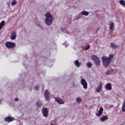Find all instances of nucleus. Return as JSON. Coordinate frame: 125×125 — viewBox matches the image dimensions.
<instances>
[{
    "mask_svg": "<svg viewBox=\"0 0 125 125\" xmlns=\"http://www.w3.org/2000/svg\"><path fill=\"white\" fill-rule=\"evenodd\" d=\"M122 112H125V99H124L123 104L122 105Z\"/></svg>",
    "mask_w": 125,
    "mask_h": 125,
    "instance_id": "6ab92c4d",
    "label": "nucleus"
},
{
    "mask_svg": "<svg viewBox=\"0 0 125 125\" xmlns=\"http://www.w3.org/2000/svg\"><path fill=\"white\" fill-rule=\"evenodd\" d=\"M11 40H15L16 39V33L15 32H13L11 33Z\"/></svg>",
    "mask_w": 125,
    "mask_h": 125,
    "instance_id": "ddd939ff",
    "label": "nucleus"
},
{
    "mask_svg": "<svg viewBox=\"0 0 125 125\" xmlns=\"http://www.w3.org/2000/svg\"><path fill=\"white\" fill-rule=\"evenodd\" d=\"M101 89H102V82H101L98 86L97 87L96 89V92H100Z\"/></svg>",
    "mask_w": 125,
    "mask_h": 125,
    "instance_id": "9d476101",
    "label": "nucleus"
},
{
    "mask_svg": "<svg viewBox=\"0 0 125 125\" xmlns=\"http://www.w3.org/2000/svg\"><path fill=\"white\" fill-rule=\"evenodd\" d=\"M55 100L59 104H64V101L62 99H59L58 97H55Z\"/></svg>",
    "mask_w": 125,
    "mask_h": 125,
    "instance_id": "9b49d317",
    "label": "nucleus"
},
{
    "mask_svg": "<svg viewBox=\"0 0 125 125\" xmlns=\"http://www.w3.org/2000/svg\"><path fill=\"white\" fill-rule=\"evenodd\" d=\"M45 16L46 17V19H45V23L46 24V25H51L52 24V17L51 16V15L49 13H47Z\"/></svg>",
    "mask_w": 125,
    "mask_h": 125,
    "instance_id": "f03ea898",
    "label": "nucleus"
},
{
    "mask_svg": "<svg viewBox=\"0 0 125 125\" xmlns=\"http://www.w3.org/2000/svg\"><path fill=\"white\" fill-rule=\"evenodd\" d=\"M89 48H90V46L89 45V44L86 45V46H85L83 48V49L84 50H87V49H89Z\"/></svg>",
    "mask_w": 125,
    "mask_h": 125,
    "instance_id": "412c9836",
    "label": "nucleus"
},
{
    "mask_svg": "<svg viewBox=\"0 0 125 125\" xmlns=\"http://www.w3.org/2000/svg\"><path fill=\"white\" fill-rule=\"evenodd\" d=\"M66 34H69V32L67 31L66 32Z\"/></svg>",
    "mask_w": 125,
    "mask_h": 125,
    "instance_id": "2f4dec72",
    "label": "nucleus"
},
{
    "mask_svg": "<svg viewBox=\"0 0 125 125\" xmlns=\"http://www.w3.org/2000/svg\"><path fill=\"white\" fill-rule=\"evenodd\" d=\"M103 110H104L103 107H100V109L98 111V112L96 113V115L97 116V117H100V116L102 115V113H103Z\"/></svg>",
    "mask_w": 125,
    "mask_h": 125,
    "instance_id": "1a4fd4ad",
    "label": "nucleus"
},
{
    "mask_svg": "<svg viewBox=\"0 0 125 125\" xmlns=\"http://www.w3.org/2000/svg\"><path fill=\"white\" fill-rule=\"evenodd\" d=\"M106 120H108V116H104L101 118L100 121L101 122H104V121H106Z\"/></svg>",
    "mask_w": 125,
    "mask_h": 125,
    "instance_id": "dca6fc26",
    "label": "nucleus"
},
{
    "mask_svg": "<svg viewBox=\"0 0 125 125\" xmlns=\"http://www.w3.org/2000/svg\"><path fill=\"white\" fill-rule=\"evenodd\" d=\"M120 4H122L123 6H124L125 7V1L124 0H120Z\"/></svg>",
    "mask_w": 125,
    "mask_h": 125,
    "instance_id": "4be33fe9",
    "label": "nucleus"
},
{
    "mask_svg": "<svg viewBox=\"0 0 125 125\" xmlns=\"http://www.w3.org/2000/svg\"><path fill=\"white\" fill-rule=\"evenodd\" d=\"M39 85L35 86V89H36V90H39Z\"/></svg>",
    "mask_w": 125,
    "mask_h": 125,
    "instance_id": "cd10ccee",
    "label": "nucleus"
},
{
    "mask_svg": "<svg viewBox=\"0 0 125 125\" xmlns=\"http://www.w3.org/2000/svg\"><path fill=\"white\" fill-rule=\"evenodd\" d=\"M42 103H40L39 102L37 103V107H38V108H41V107H42Z\"/></svg>",
    "mask_w": 125,
    "mask_h": 125,
    "instance_id": "b1692460",
    "label": "nucleus"
},
{
    "mask_svg": "<svg viewBox=\"0 0 125 125\" xmlns=\"http://www.w3.org/2000/svg\"><path fill=\"white\" fill-rule=\"evenodd\" d=\"M4 24H5V22L3 21L0 23V30L2 29L3 26H4Z\"/></svg>",
    "mask_w": 125,
    "mask_h": 125,
    "instance_id": "f3484780",
    "label": "nucleus"
},
{
    "mask_svg": "<svg viewBox=\"0 0 125 125\" xmlns=\"http://www.w3.org/2000/svg\"><path fill=\"white\" fill-rule=\"evenodd\" d=\"M99 30H100V28H98L97 31H96V33H97V32H98V31H99Z\"/></svg>",
    "mask_w": 125,
    "mask_h": 125,
    "instance_id": "7c9ffc66",
    "label": "nucleus"
},
{
    "mask_svg": "<svg viewBox=\"0 0 125 125\" xmlns=\"http://www.w3.org/2000/svg\"><path fill=\"white\" fill-rule=\"evenodd\" d=\"M110 74V70H107L105 72V75H109Z\"/></svg>",
    "mask_w": 125,
    "mask_h": 125,
    "instance_id": "bb28decb",
    "label": "nucleus"
},
{
    "mask_svg": "<svg viewBox=\"0 0 125 125\" xmlns=\"http://www.w3.org/2000/svg\"><path fill=\"white\" fill-rule=\"evenodd\" d=\"M42 114L45 118L48 117V109L46 107H44L42 109Z\"/></svg>",
    "mask_w": 125,
    "mask_h": 125,
    "instance_id": "39448f33",
    "label": "nucleus"
},
{
    "mask_svg": "<svg viewBox=\"0 0 125 125\" xmlns=\"http://www.w3.org/2000/svg\"><path fill=\"white\" fill-rule=\"evenodd\" d=\"M77 102L80 103V102H82V99L81 98H78L77 99Z\"/></svg>",
    "mask_w": 125,
    "mask_h": 125,
    "instance_id": "a878e982",
    "label": "nucleus"
},
{
    "mask_svg": "<svg viewBox=\"0 0 125 125\" xmlns=\"http://www.w3.org/2000/svg\"><path fill=\"white\" fill-rule=\"evenodd\" d=\"M19 100V99H18V98H16L15 99V101L17 102V101H18Z\"/></svg>",
    "mask_w": 125,
    "mask_h": 125,
    "instance_id": "c85d7f7f",
    "label": "nucleus"
},
{
    "mask_svg": "<svg viewBox=\"0 0 125 125\" xmlns=\"http://www.w3.org/2000/svg\"><path fill=\"white\" fill-rule=\"evenodd\" d=\"M86 66H87V68H91L92 64H91V62H89L86 63Z\"/></svg>",
    "mask_w": 125,
    "mask_h": 125,
    "instance_id": "5701e85b",
    "label": "nucleus"
},
{
    "mask_svg": "<svg viewBox=\"0 0 125 125\" xmlns=\"http://www.w3.org/2000/svg\"><path fill=\"white\" fill-rule=\"evenodd\" d=\"M92 59L93 60V61L95 62V65L96 66H99L100 65V60L99 59V58L98 57L93 55L92 56Z\"/></svg>",
    "mask_w": 125,
    "mask_h": 125,
    "instance_id": "20e7f679",
    "label": "nucleus"
},
{
    "mask_svg": "<svg viewBox=\"0 0 125 125\" xmlns=\"http://www.w3.org/2000/svg\"><path fill=\"white\" fill-rule=\"evenodd\" d=\"M44 97L46 100H50V93L49 91L45 90L44 92Z\"/></svg>",
    "mask_w": 125,
    "mask_h": 125,
    "instance_id": "423d86ee",
    "label": "nucleus"
},
{
    "mask_svg": "<svg viewBox=\"0 0 125 125\" xmlns=\"http://www.w3.org/2000/svg\"><path fill=\"white\" fill-rule=\"evenodd\" d=\"M5 45L7 48H10L13 49L16 46V44L13 42H7L5 43Z\"/></svg>",
    "mask_w": 125,
    "mask_h": 125,
    "instance_id": "7ed1b4c3",
    "label": "nucleus"
},
{
    "mask_svg": "<svg viewBox=\"0 0 125 125\" xmlns=\"http://www.w3.org/2000/svg\"><path fill=\"white\" fill-rule=\"evenodd\" d=\"M105 89H107V90H112V85H111V83H107L105 85Z\"/></svg>",
    "mask_w": 125,
    "mask_h": 125,
    "instance_id": "f8f14e48",
    "label": "nucleus"
},
{
    "mask_svg": "<svg viewBox=\"0 0 125 125\" xmlns=\"http://www.w3.org/2000/svg\"><path fill=\"white\" fill-rule=\"evenodd\" d=\"M17 3V1H16V0H13L11 2L12 5H15V4H16Z\"/></svg>",
    "mask_w": 125,
    "mask_h": 125,
    "instance_id": "393cba45",
    "label": "nucleus"
},
{
    "mask_svg": "<svg viewBox=\"0 0 125 125\" xmlns=\"http://www.w3.org/2000/svg\"><path fill=\"white\" fill-rule=\"evenodd\" d=\"M66 30V28H62L61 30L62 31V32H64V31H65Z\"/></svg>",
    "mask_w": 125,
    "mask_h": 125,
    "instance_id": "c756f323",
    "label": "nucleus"
},
{
    "mask_svg": "<svg viewBox=\"0 0 125 125\" xmlns=\"http://www.w3.org/2000/svg\"><path fill=\"white\" fill-rule=\"evenodd\" d=\"M81 84L83 85V88L86 89L87 88V83L84 79H81Z\"/></svg>",
    "mask_w": 125,
    "mask_h": 125,
    "instance_id": "0eeeda50",
    "label": "nucleus"
},
{
    "mask_svg": "<svg viewBox=\"0 0 125 125\" xmlns=\"http://www.w3.org/2000/svg\"><path fill=\"white\" fill-rule=\"evenodd\" d=\"M81 14L85 16H87V15H88V12L83 11L81 12Z\"/></svg>",
    "mask_w": 125,
    "mask_h": 125,
    "instance_id": "aec40b11",
    "label": "nucleus"
},
{
    "mask_svg": "<svg viewBox=\"0 0 125 125\" xmlns=\"http://www.w3.org/2000/svg\"><path fill=\"white\" fill-rule=\"evenodd\" d=\"M111 45L112 48L116 49V48H118V45H116V44H114L113 43H111Z\"/></svg>",
    "mask_w": 125,
    "mask_h": 125,
    "instance_id": "a211bd4d",
    "label": "nucleus"
},
{
    "mask_svg": "<svg viewBox=\"0 0 125 125\" xmlns=\"http://www.w3.org/2000/svg\"><path fill=\"white\" fill-rule=\"evenodd\" d=\"M15 118L12 117L8 116L4 119L5 122L6 123H10L11 122H12L14 121Z\"/></svg>",
    "mask_w": 125,
    "mask_h": 125,
    "instance_id": "6e6552de",
    "label": "nucleus"
},
{
    "mask_svg": "<svg viewBox=\"0 0 125 125\" xmlns=\"http://www.w3.org/2000/svg\"><path fill=\"white\" fill-rule=\"evenodd\" d=\"M75 64L76 67H80V66H82V62H80L78 60L75 61Z\"/></svg>",
    "mask_w": 125,
    "mask_h": 125,
    "instance_id": "2eb2a0df",
    "label": "nucleus"
},
{
    "mask_svg": "<svg viewBox=\"0 0 125 125\" xmlns=\"http://www.w3.org/2000/svg\"><path fill=\"white\" fill-rule=\"evenodd\" d=\"M114 58L113 55L110 54L108 57L105 56H103L102 57V60L103 61L104 66L105 68L109 67L110 63H111V60Z\"/></svg>",
    "mask_w": 125,
    "mask_h": 125,
    "instance_id": "f257e3e1",
    "label": "nucleus"
},
{
    "mask_svg": "<svg viewBox=\"0 0 125 125\" xmlns=\"http://www.w3.org/2000/svg\"><path fill=\"white\" fill-rule=\"evenodd\" d=\"M109 26H110V31L111 32H113V31H114V29L115 28L114 24L113 22H110L109 24Z\"/></svg>",
    "mask_w": 125,
    "mask_h": 125,
    "instance_id": "4468645a",
    "label": "nucleus"
}]
</instances>
